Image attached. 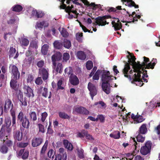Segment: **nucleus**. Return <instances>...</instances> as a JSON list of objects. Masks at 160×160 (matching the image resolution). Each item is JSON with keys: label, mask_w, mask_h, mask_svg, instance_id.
Wrapping results in <instances>:
<instances>
[{"label": "nucleus", "mask_w": 160, "mask_h": 160, "mask_svg": "<svg viewBox=\"0 0 160 160\" xmlns=\"http://www.w3.org/2000/svg\"><path fill=\"white\" fill-rule=\"evenodd\" d=\"M64 46L67 48H69L71 46V43L70 41L66 39H65L63 42Z\"/></svg>", "instance_id": "37"}, {"label": "nucleus", "mask_w": 160, "mask_h": 160, "mask_svg": "<svg viewBox=\"0 0 160 160\" xmlns=\"http://www.w3.org/2000/svg\"><path fill=\"white\" fill-rule=\"evenodd\" d=\"M42 82L41 77H38L35 80V83L37 85H40Z\"/></svg>", "instance_id": "58"}, {"label": "nucleus", "mask_w": 160, "mask_h": 160, "mask_svg": "<svg viewBox=\"0 0 160 160\" xmlns=\"http://www.w3.org/2000/svg\"><path fill=\"white\" fill-rule=\"evenodd\" d=\"M58 115L60 118L62 119H68L70 118L69 116L67 113L63 112H59Z\"/></svg>", "instance_id": "32"}, {"label": "nucleus", "mask_w": 160, "mask_h": 160, "mask_svg": "<svg viewBox=\"0 0 160 160\" xmlns=\"http://www.w3.org/2000/svg\"><path fill=\"white\" fill-rule=\"evenodd\" d=\"M20 101L21 103V105L24 106H26L27 105V102L26 101L25 98H20Z\"/></svg>", "instance_id": "61"}, {"label": "nucleus", "mask_w": 160, "mask_h": 160, "mask_svg": "<svg viewBox=\"0 0 160 160\" xmlns=\"http://www.w3.org/2000/svg\"><path fill=\"white\" fill-rule=\"evenodd\" d=\"M20 43L22 46H27L29 43V41L26 38H22L20 41Z\"/></svg>", "instance_id": "35"}, {"label": "nucleus", "mask_w": 160, "mask_h": 160, "mask_svg": "<svg viewBox=\"0 0 160 160\" xmlns=\"http://www.w3.org/2000/svg\"><path fill=\"white\" fill-rule=\"evenodd\" d=\"M110 136L115 139H118L120 137V132L118 131L114 132L110 134Z\"/></svg>", "instance_id": "26"}, {"label": "nucleus", "mask_w": 160, "mask_h": 160, "mask_svg": "<svg viewBox=\"0 0 160 160\" xmlns=\"http://www.w3.org/2000/svg\"><path fill=\"white\" fill-rule=\"evenodd\" d=\"M48 145V140H46L45 141V142L44 145L42 147V149L41 150V153H44L45 152L47 148Z\"/></svg>", "instance_id": "43"}, {"label": "nucleus", "mask_w": 160, "mask_h": 160, "mask_svg": "<svg viewBox=\"0 0 160 160\" xmlns=\"http://www.w3.org/2000/svg\"><path fill=\"white\" fill-rule=\"evenodd\" d=\"M152 146V143L150 141L147 142L145 145L141 148L140 152L142 154L146 155L148 154L150 152Z\"/></svg>", "instance_id": "7"}, {"label": "nucleus", "mask_w": 160, "mask_h": 160, "mask_svg": "<svg viewBox=\"0 0 160 160\" xmlns=\"http://www.w3.org/2000/svg\"><path fill=\"white\" fill-rule=\"evenodd\" d=\"M112 23L116 31L119 30L122 28L121 24L119 22V20L118 18H116L114 21L112 22Z\"/></svg>", "instance_id": "16"}, {"label": "nucleus", "mask_w": 160, "mask_h": 160, "mask_svg": "<svg viewBox=\"0 0 160 160\" xmlns=\"http://www.w3.org/2000/svg\"><path fill=\"white\" fill-rule=\"evenodd\" d=\"M48 114L46 112H45L42 113L41 114V120L42 122H44L45 121V120Z\"/></svg>", "instance_id": "52"}, {"label": "nucleus", "mask_w": 160, "mask_h": 160, "mask_svg": "<svg viewBox=\"0 0 160 160\" xmlns=\"http://www.w3.org/2000/svg\"><path fill=\"white\" fill-rule=\"evenodd\" d=\"M44 64V62L43 60H41L38 61L37 63V66L39 68L43 67Z\"/></svg>", "instance_id": "64"}, {"label": "nucleus", "mask_w": 160, "mask_h": 160, "mask_svg": "<svg viewBox=\"0 0 160 160\" xmlns=\"http://www.w3.org/2000/svg\"><path fill=\"white\" fill-rule=\"evenodd\" d=\"M73 113L74 114H80L84 115H88L89 112L85 108L83 107L75 106L73 109Z\"/></svg>", "instance_id": "6"}, {"label": "nucleus", "mask_w": 160, "mask_h": 160, "mask_svg": "<svg viewBox=\"0 0 160 160\" xmlns=\"http://www.w3.org/2000/svg\"><path fill=\"white\" fill-rule=\"evenodd\" d=\"M64 147L68 150L71 151L73 149V147L72 144L69 142L68 141L64 140L63 141Z\"/></svg>", "instance_id": "22"}, {"label": "nucleus", "mask_w": 160, "mask_h": 160, "mask_svg": "<svg viewBox=\"0 0 160 160\" xmlns=\"http://www.w3.org/2000/svg\"><path fill=\"white\" fill-rule=\"evenodd\" d=\"M16 79H15L13 78L12 79L10 82V85L11 87L15 90L17 89V82L16 81Z\"/></svg>", "instance_id": "28"}, {"label": "nucleus", "mask_w": 160, "mask_h": 160, "mask_svg": "<svg viewBox=\"0 0 160 160\" xmlns=\"http://www.w3.org/2000/svg\"><path fill=\"white\" fill-rule=\"evenodd\" d=\"M29 152L27 151H25V152H24L23 153L22 156V158L23 159H25L27 158L28 156Z\"/></svg>", "instance_id": "59"}, {"label": "nucleus", "mask_w": 160, "mask_h": 160, "mask_svg": "<svg viewBox=\"0 0 160 160\" xmlns=\"http://www.w3.org/2000/svg\"><path fill=\"white\" fill-rule=\"evenodd\" d=\"M23 89L26 97L29 98V99H32L34 97V95L33 90L29 86L25 85Z\"/></svg>", "instance_id": "8"}, {"label": "nucleus", "mask_w": 160, "mask_h": 160, "mask_svg": "<svg viewBox=\"0 0 160 160\" xmlns=\"http://www.w3.org/2000/svg\"><path fill=\"white\" fill-rule=\"evenodd\" d=\"M12 10L16 12H19L22 9V7L20 5H15L12 8Z\"/></svg>", "instance_id": "36"}, {"label": "nucleus", "mask_w": 160, "mask_h": 160, "mask_svg": "<svg viewBox=\"0 0 160 160\" xmlns=\"http://www.w3.org/2000/svg\"><path fill=\"white\" fill-rule=\"evenodd\" d=\"M0 151L3 153H6L8 151V148L4 145L0 146Z\"/></svg>", "instance_id": "41"}, {"label": "nucleus", "mask_w": 160, "mask_h": 160, "mask_svg": "<svg viewBox=\"0 0 160 160\" xmlns=\"http://www.w3.org/2000/svg\"><path fill=\"white\" fill-rule=\"evenodd\" d=\"M61 28H59V30L60 31L61 35L63 37H67L68 36V33L67 31L65 29L62 28V30H61Z\"/></svg>", "instance_id": "33"}, {"label": "nucleus", "mask_w": 160, "mask_h": 160, "mask_svg": "<svg viewBox=\"0 0 160 160\" xmlns=\"http://www.w3.org/2000/svg\"><path fill=\"white\" fill-rule=\"evenodd\" d=\"M143 58L144 61L142 64H141L139 62L137 63L135 62L136 58L134 57L131 56V58L128 61L129 63H128L129 64V65L130 64L132 66L133 68V66L134 64H135V63L137 64L140 65V67L138 69H139V70L140 71H141V70H143V68L149 69V68H148V67H147V65H148V64H147V63L149 61V59L145 57H143Z\"/></svg>", "instance_id": "3"}, {"label": "nucleus", "mask_w": 160, "mask_h": 160, "mask_svg": "<svg viewBox=\"0 0 160 160\" xmlns=\"http://www.w3.org/2000/svg\"><path fill=\"white\" fill-rule=\"evenodd\" d=\"M31 53V52L29 51H28V52H27L26 53V55L27 56V58H26V59L28 60L29 62L31 61L32 60V57L31 56H29V54Z\"/></svg>", "instance_id": "56"}, {"label": "nucleus", "mask_w": 160, "mask_h": 160, "mask_svg": "<svg viewBox=\"0 0 160 160\" xmlns=\"http://www.w3.org/2000/svg\"><path fill=\"white\" fill-rule=\"evenodd\" d=\"M126 156L128 158H126L124 157V158H119L120 160L123 159H124L125 158L127 160L129 159V160H131L133 158V155H132V154L130 153H128L126 154Z\"/></svg>", "instance_id": "54"}, {"label": "nucleus", "mask_w": 160, "mask_h": 160, "mask_svg": "<svg viewBox=\"0 0 160 160\" xmlns=\"http://www.w3.org/2000/svg\"><path fill=\"white\" fill-rule=\"evenodd\" d=\"M140 65L136 63L133 66V72L135 73L133 74L132 70H130V68L129 64L127 63L125 65L123 70V73L124 76L128 78L130 80L132 79V83L135 84L136 85L139 86V83L141 80V75L140 74V71L138 69Z\"/></svg>", "instance_id": "1"}, {"label": "nucleus", "mask_w": 160, "mask_h": 160, "mask_svg": "<svg viewBox=\"0 0 160 160\" xmlns=\"http://www.w3.org/2000/svg\"><path fill=\"white\" fill-rule=\"evenodd\" d=\"M30 47L32 48L36 49L38 47V45L37 43L35 42H31Z\"/></svg>", "instance_id": "63"}, {"label": "nucleus", "mask_w": 160, "mask_h": 160, "mask_svg": "<svg viewBox=\"0 0 160 160\" xmlns=\"http://www.w3.org/2000/svg\"><path fill=\"white\" fill-rule=\"evenodd\" d=\"M105 19V16L99 17L96 18L95 22L97 25H98L99 26H104L106 24V21Z\"/></svg>", "instance_id": "15"}, {"label": "nucleus", "mask_w": 160, "mask_h": 160, "mask_svg": "<svg viewBox=\"0 0 160 160\" xmlns=\"http://www.w3.org/2000/svg\"><path fill=\"white\" fill-rule=\"evenodd\" d=\"M151 104L150 106L151 107L154 108V107H159L160 106V103H157L156 102L154 103V102L153 101H151L150 102Z\"/></svg>", "instance_id": "60"}, {"label": "nucleus", "mask_w": 160, "mask_h": 160, "mask_svg": "<svg viewBox=\"0 0 160 160\" xmlns=\"http://www.w3.org/2000/svg\"><path fill=\"white\" fill-rule=\"evenodd\" d=\"M82 33L78 32L76 34V37L77 40L79 42H82Z\"/></svg>", "instance_id": "39"}, {"label": "nucleus", "mask_w": 160, "mask_h": 160, "mask_svg": "<svg viewBox=\"0 0 160 160\" xmlns=\"http://www.w3.org/2000/svg\"><path fill=\"white\" fill-rule=\"evenodd\" d=\"M86 68L87 69L90 70L93 67V63L92 61H88L86 64Z\"/></svg>", "instance_id": "46"}, {"label": "nucleus", "mask_w": 160, "mask_h": 160, "mask_svg": "<svg viewBox=\"0 0 160 160\" xmlns=\"http://www.w3.org/2000/svg\"><path fill=\"white\" fill-rule=\"evenodd\" d=\"M62 56V54L59 52H57L54 55H52V60L53 65L54 66H56V62L60 60L61 59Z\"/></svg>", "instance_id": "12"}, {"label": "nucleus", "mask_w": 160, "mask_h": 160, "mask_svg": "<svg viewBox=\"0 0 160 160\" xmlns=\"http://www.w3.org/2000/svg\"><path fill=\"white\" fill-rule=\"evenodd\" d=\"M65 72L67 73L69 76V81L70 83L73 85H76L79 84V80L78 77L72 73V70L71 67L66 68L64 70Z\"/></svg>", "instance_id": "5"}, {"label": "nucleus", "mask_w": 160, "mask_h": 160, "mask_svg": "<svg viewBox=\"0 0 160 160\" xmlns=\"http://www.w3.org/2000/svg\"><path fill=\"white\" fill-rule=\"evenodd\" d=\"M111 80L110 79L107 82H103L102 84V89L103 91L107 94H109L110 93V87L109 84L108 82Z\"/></svg>", "instance_id": "14"}, {"label": "nucleus", "mask_w": 160, "mask_h": 160, "mask_svg": "<svg viewBox=\"0 0 160 160\" xmlns=\"http://www.w3.org/2000/svg\"><path fill=\"white\" fill-rule=\"evenodd\" d=\"M157 62V60L156 59L153 58L152 61L148 64L147 67H148V68H150L152 69L154 68V67Z\"/></svg>", "instance_id": "27"}, {"label": "nucleus", "mask_w": 160, "mask_h": 160, "mask_svg": "<svg viewBox=\"0 0 160 160\" xmlns=\"http://www.w3.org/2000/svg\"><path fill=\"white\" fill-rule=\"evenodd\" d=\"M19 54L18 52H16V49L13 47L11 48L9 50V57H13L14 59L17 58Z\"/></svg>", "instance_id": "18"}, {"label": "nucleus", "mask_w": 160, "mask_h": 160, "mask_svg": "<svg viewBox=\"0 0 160 160\" xmlns=\"http://www.w3.org/2000/svg\"><path fill=\"white\" fill-rule=\"evenodd\" d=\"M48 25V23L47 22L44 21L38 22H37L36 26V28H42L43 27H47Z\"/></svg>", "instance_id": "23"}, {"label": "nucleus", "mask_w": 160, "mask_h": 160, "mask_svg": "<svg viewBox=\"0 0 160 160\" xmlns=\"http://www.w3.org/2000/svg\"><path fill=\"white\" fill-rule=\"evenodd\" d=\"M12 104L11 101L9 99L6 100L5 102V105L4 106V111L5 112H7V110L10 109L12 110Z\"/></svg>", "instance_id": "19"}, {"label": "nucleus", "mask_w": 160, "mask_h": 160, "mask_svg": "<svg viewBox=\"0 0 160 160\" xmlns=\"http://www.w3.org/2000/svg\"><path fill=\"white\" fill-rule=\"evenodd\" d=\"M17 120L20 122L22 126L24 128L28 129L30 126V122L27 116L22 111H20L17 117Z\"/></svg>", "instance_id": "4"}, {"label": "nucleus", "mask_w": 160, "mask_h": 160, "mask_svg": "<svg viewBox=\"0 0 160 160\" xmlns=\"http://www.w3.org/2000/svg\"><path fill=\"white\" fill-rule=\"evenodd\" d=\"M49 45L48 44H44L42 47L41 51L44 55H46L48 53Z\"/></svg>", "instance_id": "31"}, {"label": "nucleus", "mask_w": 160, "mask_h": 160, "mask_svg": "<svg viewBox=\"0 0 160 160\" xmlns=\"http://www.w3.org/2000/svg\"><path fill=\"white\" fill-rule=\"evenodd\" d=\"M147 131L146 124H143L139 128V132L140 134H145Z\"/></svg>", "instance_id": "30"}, {"label": "nucleus", "mask_w": 160, "mask_h": 160, "mask_svg": "<svg viewBox=\"0 0 160 160\" xmlns=\"http://www.w3.org/2000/svg\"><path fill=\"white\" fill-rule=\"evenodd\" d=\"M67 12L72 18L73 17L75 18L77 15L78 14L77 13V11L74 9V7L72 5L71 6H68L66 8Z\"/></svg>", "instance_id": "10"}, {"label": "nucleus", "mask_w": 160, "mask_h": 160, "mask_svg": "<svg viewBox=\"0 0 160 160\" xmlns=\"http://www.w3.org/2000/svg\"><path fill=\"white\" fill-rule=\"evenodd\" d=\"M53 67L54 68H55V71L57 73H61L62 71L63 67L60 63H58L57 65L56 64L55 66L53 65Z\"/></svg>", "instance_id": "24"}, {"label": "nucleus", "mask_w": 160, "mask_h": 160, "mask_svg": "<svg viewBox=\"0 0 160 160\" xmlns=\"http://www.w3.org/2000/svg\"><path fill=\"white\" fill-rule=\"evenodd\" d=\"M5 127H2L0 131V139H2L5 135Z\"/></svg>", "instance_id": "48"}, {"label": "nucleus", "mask_w": 160, "mask_h": 160, "mask_svg": "<svg viewBox=\"0 0 160 160\" xmlns=\"http://www.w3.org/2000/svg\"><path fill=\"white\" fill-rule=\"evenodd\" d=\"M12 72L13 75L12 78L15 79H18L20 77V73L18 72V69L16 66L14 65L11 67Z\"/></svg>", "instance_id": "13"}, {"label": "nucleus", "mask_w": 160, "mask_h": 160, "mask_svg": "<svg viewBox=\"0 0 160 160\" xmlns=\"http://www.w3.org/2000/svg\"><path fill=\"white\" fill-rule=\"evenodd\" d=\"M38 125L39 129V132H40L42 133H44L45 131L43 126L40 123L38 124Z\"/></svg>", "instance_id": "57"}, {"label": "nucleus", "mask_w": 160, "mask_h": 160, "mask_svg": "<svg viewBox=\"0 0 160 160\" xmlns=\"http://www.w3.org/2000/svg\"><path fill=\"white\" fill-rule=\"evenodd\" d=\"M134 142V147L135 148V149L136 150H138L139 149V143H138L135 141V138H132Z\"/></svg>", "instance_id": "55"}, {"label": "nucleus", "mask_w": 160, "mask_h": 160, "mask_svg": "<svg viewBox=\"0 0 160 160\" xmlns=\"http://www.w3.org/2000/svg\"><path fill=\"white\" fill-rule=\"evenodd\" d=\"M144 120L143 118H142V117L141 116L138 115V117L136 118V120L135 122H134V123L136 124L138 123H140L142 122Z\"/></svg>", "instance_id": "45"}, {"label": "nucleus", "mask_w": 160, "mask_h": 160, "mask_svg": "<svg viewBox=\"0 0 160 160\" xmlns=\"http://www.w3.org/2000/svg\"><path fill=\"white\" fill-rule=\"evenodd\" d=\"M14 139L18 141H20L22 138V134L19 130H15L13 132Z\"/></svg>", "instance_id": "20"}, {"label": "nucleus", "mask_w": 160, "mask_h": 160, "mask_svg": "<svg viewBox=\"0 0 160 160\" xmlns=\"http://www.w3.org/2000/svg\"><path fill=\"white\" fill-rule=\"evenodd\" d=\"M42 142V139L41 138H34L32 140V145L33 147H37L40 145Z\"/></svg>", "instance_id": "17"}, {"label": "nucleus", "mask_w": 160, "mask_h": 160, "mask_svg": "<svg viewBox=\"0 0 160 160\" xmlns=\"http://www.w3.org/2000/svg\"><path fill=\"white\" fill-rule=\"evenodd\" d=\"M122 1L127 2L126 5L129 6H134L135 8H138V5H136L135 2L132 0H122Z\"/></svg>", "instance_id": "25"}, {"label": "nucleus", "mask_w": 160, "mask_h": 160, "mask_svg": "<svg viewBox=\"0 0 160 160\" xmlns=\"http://www.w3.org/2000/svg\"><path fill=\"white\" fill-rule=\"evenodd\" d=\"M154 132L157 133L158 134H160V124L157 127H155Z\"/></svg>", "instance_id": "62"}, {"label": "nucleus", "mask_w": 160, "mask_h": 160, "mask_svg": "<svg viewBox=\"0 0 160 160\" xmlns=\"http://www.w3.org/2000/svg\"><path fill=\"white\" fill-rule=\"evenodd\" d=\"M88 88L90 91V93L92 98L93 99V97L97 93L96 88L93 84L90 82L88 83Z\"/></svg>", "instance_id": "9"}, {"label": "nucleus", "mask_w": 160, "mask_h": 160, "mask_svg": "<svg viewBox=\"0 0 160 160\" xmlns=\"http://www.w3.org/2000/svg\"><path fill=\"white\" fill-rule=\"evenodd\" d=\"M42 95L45 98H47L48 97V89L47 88H44L42 91Z\"/></svg>", "instance_id": "51"}, {"label": "nucleus", "mask_w": 160, "mask_h": 160, "mask_svg": "<svg viewBox=\"0 0 160 160\" xmlns=\"http://www.w3.org/2000/svg\"><path fill=\"white\" fill-rule=\"evenodd\" d=\"M101 74V79L103 82H107L110 79L113 80L114 78L116 79L115 77L110 75V73L108 71H107L104 70H98L93 75L92 77L94 80H98L99 78V76Z\"/></svg>", "instance_id": "2"}, {"label": "nucleus", "mask_w": 160, "mask_h": 160, "mask_svg": "<svg viewBox=\"0 0 160 160\" xmlns=\"http://www.w3.org/2000/svg\"><path fill=\"white\" fill-rule=\"evenodd\" d=\"M70 58V56L69 54L67 52H65L63 53V61H64L65 62L67 61Z\"/></svg>", "instance_id": "47"}, {"label": "nucleus", "mask_w": 160, "mask_h": 160, "mask_svg": "<svg viewBox=\"0 0 160 160\" xmlns=\"http://www.w3.org/2000/svg\"><path fill=\"white\" fill-rule=\"evenodd\" d=\"M54 151L52 149H51L49 150L48 153V155L50 158H54Z\"/></svg>", "instance_id": "49"}, {"label": "nucleus", "mask_w": 160, "mask_h": 160, "mask_svg": "<svg viewBox=\"0 0 160 160\" xmlns=\"http://www.w3.org/2000/svg\"><path fill=\"white\" fill-rule=\"evenodd\" d=\"M86 138L90 141H92L94 140V138L92 136L88 133L87 131H85L83 133Z\"/></svg>", "instance_id": "40"}, {"label": "nucleus", "mask_w": 160, "mask_h": 160, "mask_svg": "<svg viewBox=\"0 0 160 160\" xmlns=\"http://www.w3.org/2000/svg\"><path fill=\"white\" fill-rule=\"evenodd\" d=\"M54 47L60 49L62 47V44L61 42L56 41L53 43Z\"/></svg>", "instance_id": "42"}, {"label": "nucleus", "mask_w": 160, "mask_h": 160, "mask_svg": "<svg viewBox=\"0 0 160 160\" xmlns=\"http://www.w3.org/2000/svg\"><path fill=\"white\" fill-rule=\"evenodd\" d=\"M122 99L121 97L117 95L116 96V98H113V100H112V102L111 103V104L113 106L116 107H117L118 104L116 103L117 102H118L119 100H121Z\"/></svg>", "instance_id": "21"}, {"label": "nucleus", "mask_w": 160, "mask_h": 160, "mask_svg": "<svg viewBox=\"0 0 160 160\" xmlns=\"http://www.w3.org/2000/svg\"><path fill=\"white\" fill-rule=\"evenodd\" d=\"M30 118L33 121H35L37 119V115L35 112H32L29 113Z\"/></svg>", "instance_id": "34"}, {"label": "nucleus", "mask_w": 160, "mask_h": 160, "mask_svg": "<svg viewBox=\"0 0 160 160\" xmlns=\"http://www.w3.org/2000/svg\"><path fill=\"white\" fill-rule=\"evenodd\" d=\"M77 56L79 59L81 60H84L86 58L85 53L82 51L78 52L77 53Z\"/></svg>", "instance_id": "29"}, {"label": "nucleus", "mask_w": 160, "mask_h": 160, "mask_svg": "<svg viewBox=\"0 0 160 160\" xmlns=\"http://www.w3.org/2000/svg\"><path fill=\"white\" fill-rule=\"evenodd\" d=\"M28 143L27 142H21L18 144V147L21 148H24L28 146Z\"/></svg>", "instance_id": "53"}, {"label": "nucleus", "mask_w": 160, "mask_h": 160, "mask_svg": "<svg viewBox=\"0 0 160 160\" xmlns=\"http://www.w3.org/2000/svg\"><path fill=\"white\" fill-rule=\"evenodd\" d=\"M62 78L58 81V89H63L64 88L63 85H62Z\"/></svg>", "instance_id": "50"}, {"label": "nucleus", "mask_w": 160, "mask_h": 160, "mask_svg": "<svg viewBox=\"0 0 160 160\" xmlns=\"http://www.w3.org/2000/svg\"><path fill=\"white\" fill-rule=\"evenodd\" d=\"M78 154V157L80 158H84V151L81 148L80 149H77Z\"/></svg>", "instance_id": "38"}, {"label": "nucleus", "mask_w": 160, "mask_h": 160, "mask_svg": "<svg viewBox=\"0 0 160 160\" xmlns=\"http://www.w3.org/2000/svg\"><path fill=\"white\" fill-rule=\"evenodd\" d=\"M48 69L41 68L39 69V75L41 76L44 80L47 79L48 77Z\"/></svg>", "instance_id": "11"}, {"label": "nucleus", "mask_w": 160, "mask_h": 160, "mask_svg": "<svg viewBox=\"0 0 160 160\" xmlns=\"http://www.w3.org/2000/svg\"><path fill=\"white\" fill-rule=\"evenodd\" d=\"M137 139L138 142H143L144 141L145 137L140 134H138L137 137Z\"/></svg>", "instance_id": "44"}]
</instances>
